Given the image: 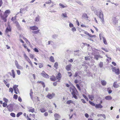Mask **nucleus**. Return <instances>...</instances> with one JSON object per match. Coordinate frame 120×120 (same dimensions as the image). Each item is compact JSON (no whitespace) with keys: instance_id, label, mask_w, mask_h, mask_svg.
I'll use <instances>...</instances> for the list:
<instances>
[{"instance_id":"e433bc0d","label":"nucleus","mask_w":120,"mask_h":120,"mask_svg":"<svg viewBox=\"0 0 120 120\" xmlns=\"http://www.w3.org/2000/svg\"><path fill=\"white\" fill-rule=\"evenodd\" d=\"M89 103L91 105H92L93 106H95V104L94 103H93V102H91L90 101H89Z\"/></svg>"},{"instance_id":"bb28decb","label":"nucleus","mask_w":120,"mask_h":120,"mask_svg":"<svg viewBox=\"0 0 120 120\" xmlns=\"http://www.w3.org/2000/svg\"><path fill=\"white\" fill-rule=\"evenodd\" d=\"M107 91H108L109 94H111L112 92V90L110 88H107Z\"/></svg>"},{"instance_id":"6e6d98bb","label":"nucleus","mask_w":120,"mask_h":120,"mask_svg":"<svg viewBox=\"0 0 120 120\" xmlns=\"http://www.w3.org/2000/svg\"><path fill=\"white\" fill-rule=\"evenodd\" d=\"M43 67V65L42 64H39V68H42Z\"/></svg>"},{"instance_id":"c85d7f7f","label":"nucleus","mask_w":120,"mask_h":120,"mask_svg":"<svg viewBox=\"0 0 120 120\" xmlns=\"http://www.w3.org/2000/svg\"><path fill=\"white\" fill-rule=\"evenodd\" d=\"M40 30H38L37 31H32V33L34 34H37L39 33V31Z\"/></svg>"},{"instance_id":"052dcab7","label":"nucleus","mask_w":120,"mask_h":120,"mask_svg":"<svg viewBox=\"0 0 120 120\" xmlns=\"http://www.w3.org/2000/svg\"><path fill=\"white\" fill-rule=\"evenodd\" d=\"M78 72H75V75H74V76L75 77H77L78 75Z\"/></svg>"},{"instance_id":"dca6fc26","label":"nucleus","mask_w":120,"mask_h":120,"mask_svg":"<svg viewBox=\"0 0 120 120\" xmlns=\"http://www.w3.org/2000/svg\"><path fill=\"white\" fill-rule=\"evenodd\" d=\"M95 107L97 108H101L103 107V106L100 104H96L95 105Z\"/></svg>"},{"instance_id":"f8f14e48","label":"nucleus","mask_w":120,"mask_h":120,"mask_svg":"<svg viewBox=\"0 0 120 120\" xmlns=\"http://www.w3.org/2000/svg\"><path fill=\"white\" fill-rule=\"evenodd\" d=\"M30 29L34 30H38V28L37 26H33L30 27Z\"/></svg>"},{"instance_id":"72a5a7b5","label":"nucleus","mask_w":120,"mask_h":120,"mask_svg":"<svg viewBox=\"0 0 120 120\" xmlns=\"http://www.w3.org/2000/svg\"><path fill=\"white\" fill-rule=\"evenodd\" d=\"M99 66L101 68H102L103 66V63L102 62H100L99 64Z\"/></svg>"},{"instance_id":"ea45409f","label":"nucleus","mask_w":120,"mask_h":120,"mask_svg":"<svg viewBox=\"0 0 120 120\" xmlns=\"http://www.w3.org/2000/svg\"><path fill=\"white\" fill-rule=\"evenodd\" d=\"M10 115L12 117H15V114L13 113H11L10 114Z\"/></svg>"},{"instance_id":"393cba45","label":"nucleus","mask_w":120,"mask_h":120,"mask_svg":"<svg viewBox=\"0 0 120 120\" xmlns=\"http://www.w3.org/2000/svg\"><path fill=\"white\" fill-rule=\"evenodd\" d=\"M40 19V16L39 15H38L37 16L36 18L35 21L36 22H38L39 21Z\"/></svg>"},{"instance_id":"b1692460","label":"nucleus","mask_w":120,"mask_h":120,"mask_svg":"<svg viewBox=\"0 0 120 120\" xmlns=\"http://www.w3.org/2000/svg\"><path fill=\"white\" fill-rule=\"evenodd\" d=\"M50 61L53 62H54L55 61V60H54V57L53 56H51L50 58Z\"/></svg>"},{"instance_id":"69168bd1","label":"nucleus","mask_w":120,"mask_h":120,"mask_svg":"<svg viewBox=\"0 0 120 120\" xmlns=\"http://www.w3.org/2000/svg\"><path fill=\"white\" fill-rule=\"evenodd\" d=\"M91 38H92L93 37H94L95 36V35H91V34H89V35H88Z\"/></svg>"},{"instance_id":"774afa93","label":"nucleus","mask_w":120,"mask_h":120,"mask_svg":"<svg viewBox=\"0 0 120 120\" xmlns=\"http://www.w3.org/2000/svg\"><path fill=\"white\" fill-rule=\"evenodd\" d=\"M77 3L79 4L80 5H83L81 3V2L80 1H78L77 2Z\"/></svg>"},{"instance_id":"4c0bfd02","label":"nucleus","mask_w":120,"mask_h":120,"mask_svg":"<svg viewBox=\"0 0 120 120\" xmlns=\"http://www.w3.org/2000/svg\"><path fill=\"white\" fill-rule=\"evenodd\" d=\"M58 64L57 62H56L55 63L54 66L55 68L56 69H57V67L58 66Z\"/></svg>"},{"instance_id":"e2e57ef3","label":"nucleus","mask_w":120,"mask_h":120,"mask_svg":"<svg viewBox=\"0 0 120 120\" xmlns=\"http://www.w3.org/2000/svg\"><path fill=\"white\" fill-rule=\"evenodd\" d=\"M59 5L60 6H61L62 8H64L65 7V6L63 4L61 3H60Z\"/></svg>"},{"instance_id":"6ab92c4d","label":"nucleus","mask_w":120,"mask_h":120,"mask_svg":"<svg viewBox=\"0 0 120 120\" xmlns=\"http://www.w3.org/2000/svg\"><path fill=\"white\" fill-rule=\"evenodd\" d=\"M11 29L10 27H9V28L7 27L6 29L5 32L6 33H8L9 32H11Z\"/></svg>"},{"instance_id":"1a4fd4ad","label":"nucleus","mask_w":120,"mask_h":120,"mask_svg":"<svg viewBox=\"0 0 120 120\" xmlns=\"http://www.w3.org/2000/svg\"><path fill=\"white\" fill-rule=\"evenodd\" d=\"M105 99L107 100L110 101L112 99V98L110 96L108 95L106 96L105 97Z\"/></svg>"},{"instance_id":"bf43d9fd","label":"nucleus","mask_w":120,"mask_h":120,"mask_svg":"<svg viewBox=\"0 0 120 120\" xmlns=\"http://www.w3.org/2000/svg\"><path fill=\"white\" fill-rule=\"evenodd\" d=\"M17 74L19 75L20 74V72L19 70H18L17 71Z\"/></svg>"},{"instance_id":"a211bd4d","label":"nucleus","mask_w":120,"mask_h":120,"mask_svg":"<svg viewBox=\"0 0 120 120\" xmlns=\"http://www.w3.org/2000/svg\"><path fill=\"white\" fill-rule=\"evenodd\" d=\"M82 17V18L85 19H88V18L87 14L86 13L83 14Z\"/></svg>"},{"instance_id":"473e14b6","label":"nucleus","mask_w":120,"mask_h":120,"mask_svg":"<svg viewBox=\"0 0 120 120\" xmlns=\"http://www.w3.org/2000/svg\"><path fill=\"white\" fill-rule=\"evenodd\" d=\"M18 86L16 85H14L13 87V88L14 90H15V89L18 88Z\"/></svg>"},{"instance_id":"4468645a","label":"nucleus","mask_w":120,"mask_h":120,"mask_svg":"<svg viewBox=\"0 0 120 120\" xmlns=\"http://www.w3.org/2000/svg\"><path fill=\"white\" fill-rule=\"evenodd\" d=\"M117 82H115L113 84V86L115 88H117L119 87V86L117 84Z\"/></svg>"},{"instance_id":"2eb2a0df","label":"nucleus","mask_w":120,"mask_h":120,"mask_svg":"<svg viewBox=\"0 0 120 120\" xmlns=\"http://www.w3.org/2000/svg\"><path fill=\"white\" fill-rule=\"evenodd\" d=\"M100 57L102 58V57H101L99 55H96L94 56V59L96 60H98L99 58Z\"/></svg>"},{"instance_id":"4d7b16f0","label":"nucleus","mask_w":120,"mask_h":120,"mask_svg":"<svg viewBox=\"0 0 120 120\" xmlns=\"http://www.w3.org/2000/svg\"><path fill=\"white\" fill-rule=\"evenodd\" d=\"M34 50V51L36 52H39L38 50L36 48H35Z\"/></svg>"},{"instance_id":"c03bdc74","label":"nucleus","mask_w":120,"mask_h":120,"mask_svg":"<svg viewBox=\"0 0 120 120\" xmlns=\"http://www.w3.org/2000/svg\"><path fill=\"white\" fill-rule=\"evenodd\" d=\"M9 92H11V93H13V88L11 87L9 88Z\"/></svg>"},{"instance_id":"a878e982","label":"nucleus","mask_w":120,"mask_h":120,"mask_svg":"<svg viewBox=\"0 0 120 120\" xmlns=\"http://www.w3.org/2000/svg\"><path fill=\"white\" fill-rule=\"evenodd\" d=\"M33 92L32 89H31L30 90V94L31 98L32 99L33 98Z\"/></svg>"},{"instance_id":"39448f33","label":"nucleus","mask_w":120,"mask_h":120,"mask_svg":"<svg viewBox=\"0 0 120 120\" xmlns=\"http://www.w3.org/2000/svg\"><path fill=\"white\" fill-rule=\"evenodd\" d=\"M55 95V94L54 93H52V94L49 93L48 94L46 97L48 98L51 99L54 97Z\"/></svg>"},{"instance_id":"864d4df0","label":"nucleus","mask_w":120,"mask_h":120,"mask_svg":"<svg viewBox=\"0 0 120 120\" xmlns=\"http://www.w3.org/2000/svg\"><path fill=\"white\" fill-rule=\"evenodd\" d=\"M69 26L71 28L73 27L74 26L73 24L71 23H70Z\"/></svg>"},{"instance_id":"2f4dec72","label":"nucleus","mask_w":120,"mask_h":120,"mask_svg":"<svg viewBox=\"0 0 120 120\" xmlns=\"http://www.w3.org/2000/svg\"><path fill=\"white\" fill-rule=\"evenodd\" d=\"M16 68L18 69H22V68L21 66H20L19 64L16 66Z\"/></svg>"},{"instance_id":"37998d69","label":"nucleus","mask_w":120,"mask_h":120,"mask_svg":"<svg viewBox=\"0 0 120 120\" xmlns=\"http://www.w3.org/2000/svg\"><path fill=\"white\" fill-rule=\"evenodd\" d=\"M52 1L51 0H49L48 1L46 2L45 3L47 4H49L51 3Z\"/></svg>"},{"instance_id":"680f3d73","label":"nucleus","mask_w":120,"mask_h":120,"mask_svg":"<svg viewBox=\"0 0 120 120\" xmlns=\"http://www.w3.org/2000/svg\"><path fill=\"white\" fill-rule=\"evenodd\" d=\"M3 100L6 102H7L8 101V100L5 98H3Z\"/></svg>"},{"instance_id":"58836bf2","label":"nucleus","mask_w":120,"mask_h":120,"mask_svg":"<svg viewBox=\"0 0 120 120\" xmlns=\"http://www.w3.org/2000/svg\"><path fill=\"white\" fill-rule=\"evenodd\" d=\"M62 16H63L64 18H67L68 17L67 16V14L66 13H63Z\"/></svg>"},{"instance_id":"412c9836","label":"nucleus","mask_w":120,"mask_h":120,"mask_svg":"<svg viewBox=\"0 0 120 120\" xmlns=\"http://www.w3.org/2000/svg\"><path fill=\"white\" fill-rule=\"evenodd\" d=\"M15 23L16 24V27L18 28H20V27L19 22L17 21H16L15 22Z\"/></svg>"},{"instance_id":"13d9d810","label":"nucleus","mask_w":120,"mask_h":120,"mask_svg":"<svg viewBox=\"0 0 120 120\" xmlns=\"http://www.w3.org/2000/svg\"><path fill=\"white\" fill-rule=\"evenodd\" d=\"M7 105V104L6 103H5V102H4L3 103V107H6Z\"/></svg>"},{"instance_id":"3c124183","label":"nucleus","mask_w":120,"mask_h":120,"mask_svg":"<svg viewBox=\"0 0 120 120\" xmlns=\"http://www.w3.org/2000/svg\"><path fill=\"white\" fill-rule=\"evenodd\" d=\"M101 49L104 50L106 52H108V50L107 49H105L103 48H102Z\"/></svg>"},{"instance_id":"49530a36","label":"nucleus","mask_w":120,"mask_h":120,"mask_svg":"<svg viewBox=\"0 0 120 120\" xmlns=\"http://www.w3.org/2000/svg\"><path fill=\"white\" fill-rule=\"evenodd\" d=\"M30 58H32V59H33L34 57V55L32 54H30Z\"/></svg>"},{"instance_id":"aec40b11","label":"nucleus","mask_w":120,"mask_h":120,"mask_svg":"<svg viewBox=\"0 0 120 120\" xmlns=\"http://www.w3.org/2000/svg\"><path fill=\"white\" fill-rule=\"evenodd\" d=\"M101 84L103 86L105 85L107 83L106 81L104 80H102L101 81Z\"/></svg>"},{"instance_id":"8fccbe9b","label":"nucleus","mask_w":120,"mask_h":120,"mask_svg":"<svg viewBox=\"0 0 120 120\" xmlns=\"http://www.w3.org/2000/svg\"><path fill=\"white\" fill-rule=\"evenodd\" d=\"M68 75H69V77L71 76L72 75V74L71 73V72H68Z\"/></svg>"},{"instance_id":"0eeeda50","label":"nucleus","mask_w":120,"mask_h":120,"mask_svg":"<svg viewBox=\"0 0 120 120\" xmlns=\"http://www.w3.org/2000/svg\"><path fill=\"white\" fill-rule=\"evenodd\" d=\"M41 74L42 75L44 78H49V75L46 74L44 71H42Z\"/></svg>"},{"instance_id":"0e129e2a","label":"nucleus","mask_w":120,"mask_h":120,"mask_svg":"<svg viewBox=\"0 0 120 120\" xmlns=\"http://www.w3.org/2000/svg\"><path fill=\"white\" fill-rule=\"evenodd\" d=\"M15 64L16 66L19 64L17 61L16 60L15 61Z\"/></svg>"},{"instance_id":"603ef678","label":"nucleus","mask_w":120,"mask_h":120,"mask_svg":"<svg viewBox=\"0 0 120 120\" xmlns=\"http://www.w3.org/2000/svg\"><path fill=\"white\" fill-rule=\"evenodd\" d=\"M73 31H75L76 30V29L75 27H73L71 29Z\"/></svg>"},{"instance_id":"5701e85b","label":"nucleus","mask_w":120,"mask_h":120,"mask_svg":"<svg viewBox=\"0 0 120 120\" xmlns=\"http://www.w3.org/2000/svg\"><path fill=\"white\" fill-rule=\"evenodd\" d=\"M53 78H50V79L51 80V81H54L56 80V79L55 77L53 76Z\"/></svg>"},{"instance_id":"f257e3e1","label":"nucleus","mask_w":120,"mask_h":120,"mask_svg":"<svg viewBox=\"0 0 120 120\" xmlns=\"http://www.w3.org/2000/svg\"><path fill=\"white\" fill-rule=\"evenodd\" d=\"M10 10H7L5 11L3 15H0V17L1 19L5 22H6L7 21L6 18L8 16L7 14L10 13Z\"/></svg>"},{"instance_id":"ddd939ff","label":"nucleus","mask_w":120,"mask_h":120,"mask_svg":"<svg viewBox=\"0 0 120 120\" xmlns=\"http://www.w3.org/2000/svg\"><path fill=\"white\" fill-rule=\"evenodd\" d=\"M112 20L113 23L114 24H116L117 22V21L115 17H113Z\"/></svg>"},{"instance_id":"7ed1b4c3","label":"nucleus","mask_w":120,"mask_h":120,"mask_svg":"<svg viewBox=\"0 0 120 120\" xmlns=\"http://www.w3.org/2000/svg\"><path fill=\"white\" fill-rule=\"evenodd\" d=\"M77 91L76 88L75 87H74V89L71 92V94L73 95V97L76 99H77L78 98L76 96V95H77Z\"/></svg>"},{"instance_id":"20e7f679","label":"nucleus","mask_w":120,"mask_h":120,"mask_svg":"<svg viewBox=\"0 0 120 120\" xmlns=\"http://www.w3.org/2000/svg\"><path fill=\"white\" fill-rule=\"evenodd\" d=\"M112 71L115 72L117 75H119L120 73V70L119 69L116 68V67H112Z\"/></svg>"},{"instance_id":"f704fd0d","label":"nucleus","mask_w":120,"mask_h":120,"mask_svg":"<svg viewBox=\"0 0 120 120\" xmlns=\"http://www.w3.org/2000/svg\"><path fill=\"white\" fill-rule=\"evenodd\" d=\"M58 37V35L56 34H54L52 36V38H53L56 39Z\"/></svg>"},{"instance_id":"a19ab883","label":"nucleus","mask_w":120,"mask_h":120,"mask_svg":"<svg viewBox=\"0 0 120 120\" xmlns=\"http://www.w3.org/2000/svg\"><path fill=\"white\" fill-rule=\"evenodd\" d=\"M40 110L41 112H44L46 111L45 109L44 108L41 109H40Z\"/></svg>"},{"instance_id":"a18cd8bd","label":"nucleus","mask_w":120,"mask_h":120,"mask_svg":"<svg viewBox=\"0 0 120 120\" xmlns=\"http://www.w3.org/2000/svg\"><path fill=\"white\" fill-rule=\"evenodd\" d=\"M13 98L15 99H17L18 98V96L17 95L15 94L13 96Z\"/></svg>"},{"instance_id":"f3484780","label":"nucleus","mask_w":120,"mask_h":120,"mask_svg":"<svg viewBox=\"0 0 120 120\" xmlns=\"http://www.w3.org/2000/svg\"><path fill=\"white\" fill-rule=\"evenodd\" d=\"M28 109H29L28 111L32 113L34 112L35 110L32 107H30V108H29Z\"/></svg>"},{"instance_id":"7c9ffc66","label":"nucleus","mask_w":120,"mask_h":120,"mask_svg":"<svg viewBox=\"0 0 120 120\" xmlns=\"http://www.w3.org/2000/svg\"><path fill=\"white\" fill-rule=\"evenodd\" d=\"M90 56H86L85 57V60H90Z\"/></svg>"},{"instance_id":"338daca9","label":"nucleus","mask_w":120,"mask_h":120,"mask_svg":"<svg viewBox=\"0 0 120 120\" xmlns=\"http://www.w3.org/2000/svg\"><path fill=\"white\" fill-rule=\"evenodd\" d=\"M44 115L45 116H47L48 115V112H45L44 113Z\"/></svg>"},{"instance_id":"9d476101","label":"nucleus","mask_w":120,"mask_h":120,"mask_svg":"<svg viewBox=\"0 0 120 120\" xmlns=\"http://www.w3.org/2000/svg\"><path fill=\"white\" fill-rule=\"evenodd\" d=\"M54 116L55 119L56 120H59L58 119H59L60 118V116L58 114L55 113L54 114Z\"/></svg>"},{"instance_id":"cd10ccee","label":"nucleus","mask_w":120,"mask_h":120,"mask_svg":"<svg viewBox=\"0 0 120 120\" xmlns=\"http://www.w3.org/2000/svg\"><path fill=\"white\" fill-rule=\"evenodd\" d=\"M88 96L89 99L91 100H92L94 98V96L93 95H89Z\"/></svg>"},{"instance_id":"79ce46f5","label":"nucleus","mask_w":120,"mask_h":120,"mask_svg":"<svg viewBox=\"0 0 120 120\" xmlns=\"http://www.w3.org/2000/svg\"><path fill=\"white\" fill-rule=\"evenodd\" d=\"M85 98L87 101H88V99L87 97L84 94L82 95Z\"/></svg>"},{"instance_id":"6e6552de","label":"nucleus","mask_w":120,"mask_h":120,"mask_svg":"<svg viewBox=\"0 0 120 120\" xmlns=\"http://www.w3.org/2000/svg\"><path fill=\"white\" fill-rule=\"evenodd\" d=\"M61 78V75L60 73H59L57 75H56V79H58L59 80L58 81H59V80Z\"/></svg>"},{"instance_id":"9b49d317","label":"nucleus","mask_w":120,"mask_h":120,"mask_svg":"<svg viewBox=\"0 0 120 120\" xmlns=\"http://www.w3.org/2000/svg\"><path fill=\"white\" fill-rule=\"evenodd\" d=\"M71 64H69L67 65L66 68L67 70L68 71H70L71 69Z\"/></svg>"},{"instance_id":"c9c22d12","label":"nucleus","mask_w":120,"mask_h":120,"mask_svg":"<svg viewBox=\"0 0 120 120\" xmlns=\"http://www.w3.org/2000/svg\"><path fill=\"white\" fill-rule=\"evenodd\" d=\"M22 114V112H20L18 113L16 115V116L18 117H19L20 115Z\"/></svg>"},{"instance_id":"09e8293b","label":"nucleus","mask_w":120,"mask_h":120,"mask_svg":"<svg viewBox=\"0 0 120 120\" xmlns=\"http://www.w3.org/2000/svg\"><path fill=\"white\" fill-rule=\"evenodd\" d=\"M74 87H75L74 86H73V87H70V90L71 92V91H72L74 89Z\"/></svg>"},{"instance_id":"4be33fe9","label":"nucleus","mask_w":120,"mask_h":120,"mask_svg":"<svg viewBox=\"0 0 120 120\" xmlns=\"http://www.w3.org/2000/svg\"><path fill=\"white\" fill-rule=\"evenodd\" d=\"M102 38L103 39V42L106 45L107 44V42L105 38L102 37Z\"/></svg>"},{"instance_id":"5fc2aeb1","label":"nucleus","mask_w":120,"mask_h":120,"mask_svg":"<svg viewBox=\"0 0 120 120\" xmlns=\"http://www.w3.org/2000/svg\"><path fill=\"white\" fill-rule=\"evenodd\" d=\"M18 100L20 102H21L22 101V99L20 97H19L18 98Z\"/></svg>"},{"instance_id":"de8ad7c7","label":"nucleus","mask_w":120,"mask_h":120,"mask_svg":"<svg viewBox=\"0 0 120 120\" xmlns=\"http://www.w3.org/2000/svg\"><path fill=\"white\" fill-rule=\"evenodd\" d=\"M76 85L77 87L79 89V90L80 91L81 90L80 87L79 85L78 84H76Z\"/></svg>"},{"instance_id":"423d86ee","label":"nucleus","mask_w":120,"mask_h":120,"mask_svg":"<svg viewBox=\"0 0 120 120\" xmlns=\"http://www.w3.org/2000/svg\"><path fill=\"white\" fill-rule=\"evenodd\" d=\"M7 108L9 111L11 112L13 110V105L12 104L9 105L7 106Z\"/></svg>"},{"instance_id":"f03ea898","label":"nucleus","mask_w":120,"mask_h":120,"mask_svg":"<svg viewBox=\"0 0 120 120\" xmlns=\"http://www.w3.org/2000/svg\"><path fill=\"white\" fill-rule=\"evenodd\" d=\"M98 13L99 18L101 19V22L103 24H105V21L103 12L101 11H100Z\"/></svg>"},{"instance_id":"c756f323","label":"nucleus","mask_w":120,"mask_h":120,"mask_svg":"<svg viewBox=\"0 0 120 120\" xmlns=\"http://www.w3.org/2000/svg\"><path fill=\"white\" fill-rule=\"evenodd\" d=\"M66 103L68 104H70L71 103H73V101H72L71 100H70L68 101Z\"/></svg>"}]
</instances>
